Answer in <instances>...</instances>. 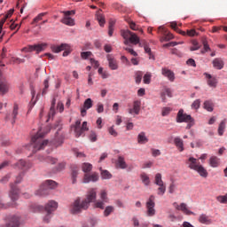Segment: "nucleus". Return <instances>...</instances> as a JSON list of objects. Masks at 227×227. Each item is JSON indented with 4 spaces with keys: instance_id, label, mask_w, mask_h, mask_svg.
<instances>
[{
    "instance_id": "1",
    "label": "nucleus",
    "mask_w": 227,
    "mask_h": 227,
    "mask_svg": "<svg viewBox=\"0 0 227 227\" xmlns=\"http://www.w3.org/2000/svg\"><path fill=\"white\" fill-rule=\"evenodd\" d=\"M97 200V191L91 189L87 194V198L81 201V199H77L70 207L71 214H79L82 210H87L90 207V203Z\"/></svg>"
},
{
    "instance_id": "2",
    "label": "nucleus",
    "mask_w": 227,
    "mask_h": 227,
    "mask_svg": "<svg viewBox=\"0 0 227 227\" xmlns=\"http://www.w3.org/2000/svg\"><path fill=\"white\" fill-rule=\"evenodd\" d=\"M45 134L42 129H38L36 135L32 137L29 150H32L33 153H36L39 150H43L49 145V140H43Z\"/></svg>"
},
{
    "instance_id": "3",
    "label": "nucleus",
    "mask_w": 227,
    "mask_h": 227,
    "mask_svg": "<svg viewBox=\"0 0 227 227\" xmlns=\"http://www.w3.org/2000/svg\"><path fill=\"white\" fill-rule=\"evenodd\" d=\"M185 164L188 166L190 169H193V171H197L202 178H207L208 176V172L207 168L203 166L200 165V161L196 160L194 157H190L185 160Z\"/></svg>"
},
{
    "instance_id": "4",
    "label": "nucleus",
    "mask_w": 227,
    "mask_h": 227,
    "mask_svg": "<svg viewBox=\"0 0 227 227\" xmlns=\"http://www.w3.org/2000/svg\"><path fill=\"white\" fill-rule=\"evenodd\" d=\"M58 184L53 180H46L43 183L39 188L35 191L36 196H48L51 192V189H55Z\"/></svg>"
},
{
    "instance_id": "5",
    "label": "nucleus",
    "mask_w": 227,
    "mask_h": 227,
    "mask_svg": "<svg viewBox=\"0 0 227 227\" xmlns=\"http://www.w3.org/2000/svg\"><path fill=\"white\" fill-rule=\"evenodd\" d=\"M58 209V202L54 200H50L44 207V211L46 212V215L43 217V223H51V219L52 217V212Z\"/></svg>"
},
{
    "instance_id": "6",
    "label": "nucleus",
    "mask_w": 227,
    "mask_h": 227,
    "mask_svg": "<svg viewBox=\"0 0 227 227\" xmlns=\"http://www.w3.org/2000/svg\"><path fill=\"white\" fill-rule=\"evenodd\" d=\"M47 49V43H41L37 44H28L22 49V52H35V54H40Z\"/></svg>"
},
{
    "instance_id": "7",
    "label": "nucleus",
    "mask_w": 227,
    "mask_h": 227,
    "mask_svg": "<svg viewBox=\"0 0 227 227\" xmlns=\"http://www.w3.org/2000/svg\"><path fill=\"white\" fill-rule=\"evenodd\" d=\"M121 36L124 38V40H129L130 43H133V45H141L139 36L136 35V33H133L132 31L127 29V30H121Z\"/></svg>"
},
{
    "instance_id": "8",
    "label": "nucleus",
    "mask_w": 227,
    "mask_h": 227,
    "mask_svg": "<svg viewBox=\"0 0 227 227\" xmlns=\"http://www.w3.org/2000/svg\"><path fill=\"white\" fill-rule=\"evenodd\" d=\"M61 13L64 14V17L60 21L62 24H65L66 26H75V20L70 17L75 15V11H63Z\"/></svg>"
},
{
    "instance_id": "9",
    "label": "nucleus",
    "mask_w": 227,
    "mask_h": 227,
    "mask_svg": "<svg viewBox=\"0 0 227 227\" xmlns=\"http://www.w3.org/2000/svg\"><path fill=\"white\" fill-rule=\"evenodd\" d=\"M147 208L146 215L148 217H153L155 215V196L151 195L145 204Z\"/></svg>"
},
{
    "instance_id": "10",
    "label": "nucleus",
    "mask_w": 227,
    "mask_h": 227,
    "mask_svg": "<svg viewBox=\"0 0 227 227\" xmlns=\"http://www.w3.org/2000/svg\"><path fill=\"white\" fill-rule=\"evenodd\" d=\"M100 200H97L95 202L94 207L96 208H100L101 210H104V208H105L104 205L106 203H108V201H109V198H107V192L106 190H101Z\"/></svg>"
},
{
    "instance_id": "11",
    "label": "nucleus",
    "mask_w": 227,
    "mask_h": 227,
    "mask_svg": "<svg viewBox=\"0 0 227 227\" xmlns=\"http://www.w3.org/2000/svg\"><path fill=\"white\" fill-rule=\"evenodd\" d=\"M51 51H52V52H55L57 54L61 52V51H64V52H63L64 57L68 56V54H70V52H72V50L70 49V45H68L67 43H62L58 46H52Z\"/></svg>"
},
{
    "instance_id": "12",
    "label": "nucleus",
    "mask_w": 227,
    "mask_h": 227,
    "mask_svg": "<svg viewBox=\"0 0 227 227\" xmlns=\"http://www.w3.org/2000/svg\"><path fill=\"white\" fill-rule=\"evenodd\" d=\"M177 123H192V117L187 114H184V109H180L176 116Z\"/></svg>"
},
{
    "instance_id": "13",
    "label": "nucleus",
    "mask_w": 227,
    "mask_h": 227,
    "mask_svg": "<svg viewBox=\"0 0 227 227\" xmlns=\"http://www.w3.org/2000/svg\"><path fill=\"white\" fill-rule=\"evenodd\" d=\"M10 91V84L3 76V73L0 71V95L3 97Z\"/></svg>"
},
{
    "instance_id": "14",
    "label": "nucleus",
    "mask_w": 227,
    "mask_h": 227,
    "mask_svg": "<svg viewBox=\"0 0 227 227\" xmlns=\"http://www.w3.org/2000/svg\"><path fill=\"white\" fill-rule=\"evenodd\" d=\"M14 168L21 169V171H28V169H31V168H33V164L29 161L20 160L16 164H14Z\"/></svg>"
},
{
    "instance_id": "15",
    "label": "nucleus",
    "mask_w": 227,
    "mask_h": 227,
    "mask_svg": "<svg viewBox=\"0 0 227 227\" xmlns=\"http://www.w3.org/2000/svg\"><path fill=\"white\" fill-rule=\"evenodd\" d=\"M19 194H20V190H19L15 184H11L9 197L11 198L12 203H15V201L19 200Z\"/></svg>"
},
{
    "instance_id": "16",
    "label": "nucleus",
    "mask_w": 227,
    "mask_h": 227,
    "mask_svg": "<svg viewBox=\"0 0 227 227\" xmlns=\"http://www.w3.org/2000/svg\"><path fill=\"white\" fill-rule=\"evenodd\" d=\"M140 111H141V101L140 100H135L133 102V107L128 109V113L129 114H139Z\"/></svg>"
},
{
    "instance_id": "17",
    "label": "nucleus",
    "mask_w": 227,
    "mask_h": 227,
    "mask_svg": "<svg viewBox=\"0 0 227 227\" xmlns=\"http://www.w3.org/2000/svg\"><path fill=\"white\" fill-rule=\"evenodd\" d=\"M7 227H19L20 226V217L12 215L9 218V222L6 224Z\"/></svg>"
},
{
    "instance_id": "18",
    "label": "nucleus",
    "mask_w": 227,
    "mask_h": 227,
    "mask_svg": "<svg viewBox=\"0 0 227 227\" xmlns=\"http://www.w3.org/2000/svg\"><path fill=\"white\" fill-rule=\"evenodd\" d=\"M98 174L92 173V174H85L83 176V184H90V182H98Z\"/></svg>"
},
{
    "instance_id": "19",
    "label": "nucleus",
    "mask_w": 227,
    "mask_h": 227,
    "mask_svg": "<svg viewBox=\"0 0 227 227\" xmlns=\"http://www.w3.org/2000/svg\"><path fill=\"white\" fill-rule=\"evenodd\" d=\"M161 74L167 77L170 82H175V73L168 68L163 67L161 69Z\"/></svg>"
},
{
    "instance_id": "20",
    "label": "nucleus",
    "mask_w": 227,
    "mask_h": 227,
    "mask_svg": "<svg viewBox=\"0 0 227 227\" xmlns=\"http://www.w3.org/2000/svg\"><path fill=\"white\" fill-rule=\"evenodd\" d=\"M19 114V105L15 104L13 106V111L12 115L8 114L5 117L6 121L12 120V123L13 125V123H15V120L17 119V116Z\"/></svg>"
},
{
    "instance_id": "21",
    "label": "nucleus",
    "mask_w": 227,
    "mask_h": 227,
    "mask_svg": "<svg viewBox=\"0 0 227 227\" xmlns=\"http://www.w3.org/2000/svg\"><path fill=\"white\" fill-rule=\"evenodd\" d=\"M204 75L206 76V79L207 80L208 86H210V88H216L217 78L212 76L211 74H209L207 73H204Z\"/></svg>"
},
{
    "instance_id": "22",
    "label": "nucleus",
    "mask_w": 227,
    "mask_h": 227,
    "mask_svg": "<svg viewBox=\"0 0 227 227\" xmlns=\"http://www.w3.org/2000/svg\"><path fill=\"white\" fill-rule=\"evenodd\" d=\"M115 166L116 168H119V169H127L128 165L125 161V158L123 156H118Z\"/></svg>"
},
{
    "instance_id": "23",
    "label": "nucleus",
    "mask_w": 227,
    "mask_h": 227,
    "mask_svg": "<svg viewBox=\"0 0 227 227\" xmlns=\"http://www.w3.org/2000/svg\"><path fill=\"white\" fill-rule=\"evenodd\" d=\"M158 30L161 31V35H163V39L165 42H169V40H173V34L167 32L166 29H164V27H159Z\"/></svg>"
},
{
    "instance_id": "24",
    "label": "nucleus",
    "mask_w": 227,
    "mask_h": 227,
    "mask_svg": "<svg viewBox=\"0 0 227 227\" xmlns=\"http://www.w3.org/2000/svg\"><path fill=\"white\" fill-rule=\"evenodd\" d=\"M166 95L167 97L172 98L173 92L171 91V89L169 88H164L160 94V98L162 102H166Z\"/></svg>"
},
{
    "instance_id": "25",
    "label": "nucleus",
    "mask_w": 227,
    "mask_h": 227,
    "mask_svg": "<svg viewBox=\"0 0 227 227\" xmlns=\"http://www.w3.org/2000/svg\"><path fill=\"white\" fill-rule=\"evenodd\" d=\"M174 144L179 152H184V150H185V148H184V140H182V138L176 137L174 139Z\"/></svg>"
},
{
    "instance_id": "26",
    "label": "nucleus",
    "mask_w": 227,
    "mask_h": 227,
    "mask_svg": "<svg viewBox=\"0 0 227 227\" xmlns=\"http://www.w3.org/2000/svg\"><path fill=\"white\" fill-rule=\"evenodd\" d=\"M199 222L201 223V224H212V219L205 214L200 215Z\"/></svg>"
},
{
    "instance_id": "27",
    "label": "nucleus",
    "mask_w": 227,
    "mask_h": 227,
    "mask_svg": "<svg viewBox=\"0 0 227 227\" xmlns=\"http://www.w3.org/2000/svg\"><path fill=\"white\" fill-rule=\"evenodd\" d=\"M102 11H98L96 13V19L98 21V24L101 27H104V25L106 24V17H104V14H101Z\"/></svg>"
},
{
    "instance_id": "28",
    "label": "nucleus",
    "mask_w": 227,
    "mask_h": 227,
    "mask_svg": "<svg viewBox=\"0 0 227 227\" xmlns=\"http://www.w3.org/2000/svg\"><path fill=\"white\" fill-rule=\"evenodd\" d=\"M137 143L139 145H145V143H148V137H146V133L140 132L137 136Z\"/></svg>"
},
{
    "instance_id": "29",
    "label": "nucleus",
    "mask_w": 227,
    "mask_h": 227,
    "mask_svg": "<svg viewBox=\"0 0 227 227\" xmlns=\"http://www.w3.org/2000/svg\"><path fill=\"white\" fill-rule=\"evenodd\" d=\"M209 164H210L211 168H217V167H219V164H221V161H220L219 158H217V156H212L209 159Z\"/></svg>"
},
{
    "instance_id": "30",
    "label": "nucleus",
    "mask_w": 227,
    "mask_h": 227,
    "mask_svg": "<svg viewBox=\"0 0 227 227\" xmlns=\"http://www.w3.org/2000/svg\"><path fill=\"white\" fill-rule=\"evenodd\" d=\"M128 24H129L130 29H132V31H139L142 34L144 33L143 29H141V27H139V25L136 24V22L129 20V21H128Z\"/></svg>"
},
{
    "instance_id": "31",
    "label": "nucleus",
    "mask_w": 227,
    "mask_h": 227,
    "mask_svg": "<svg viewBox=\"0 0 227 227\" xmlns=\"http://www.w3.org/2000/svg\"><path fill=\"white\" fill-rule=\"evenodd\" d=\"M78 175H79V167L74 166L72 168V173H71L73 184H75V182H77L76 178Z\"/></svg>"
},
{
    "instance_id": "32",
    "label": "nucleus",
    "mask_w": 227,
    "mask_h": 227,
    "mask_svg": "<svg viewBox=\"0 0 227 227\" xmlns=\"http://www.w3.org/2000/svg\"><path fill=\"white\" fill-rule=\"evenodd\" d=\"M213 66L217 70H222V68H223L224 67V62H223V60L219 59H215V60H213Z\"/></svg>"
},
{
    "instance_id": "33",
    "label": "nucleus",
    "mask_w": 227,
    "mask_h": 227,
    "mask_svg": "<svg viewBox=\"0 0 227 227\" xmlns=\"http://www.w3.org/2000/svg\"><path fill=\"white\" fill-rule=\"evenodd\" d=\"M225 129H226V121L223 120L220 122L218 126V135L223 136L224 134Z\"/></svg>"
},
{
    "instance_id": "34",
    "label": "nucleus",
    "mask_w": 227,
    "mask_h": 227,
    "mask_svg": "<svg viewBox=\"0 0 227 227\" xmlns=\"http://www.w3.org/2000/svg\"><path fill=\"white\" fill-rule=\"evenodd\" d=\"M109 68L111 70H118V62L114 59H108Z\"/></svg>"
},
{
    "instance_id": "35",
    "label": "nucleus",
    "mask_w": 227,
    "mask_h": 227,
    "mask_svg": "<svg viewBox=\"0 0 227 227\" xmlns=\"http://www.w3.org/2000/svg\"><path fill=\"white\" fill-rule=\"evenodd\" d=\"M82 169L83 173H90L93 169V165L91 163L84 162L82 164Z\"/></svg>"
},
{
    "instance_id": "36",
    "label": "nucleus",
    "mask_w": 227,
    "mask_h": 227,
    "mask_svg": "<svg viewBox=\"0 0 227 227\" xmlns=\"http://www.w3.org/2000/svg\"><path fill=\"white\" fill-rule=\"evenodd\" d=\"M154 184L156 185H164V181H162V175L160 173L155 175Z\"/></svg>"
},
{
    "instance_id": "37",
    "label": "nucleus",
    "mask_w": 227,
    "mask_h": 227,
    "mask_svg": "<svg viewBox=\"0 0 227 227\" xmlns=\"http://www.w3.org/2000/svg\"><path fill=\"white\" fill-rule=\"evenodd\" d=\"M204 108H206V110L209 113H212L214 111V104L210 100L205 101Z\"/></svg>"
},
{
    "instance_id": "38",
    "label": "nucleus",
    "mask_w": 227,
    "mask_h": 227,
    "mask_svg": "<svg viewBox=\"0 0 227 227\" xmlns=\"http://www.w3.org/2000/svg\"><path fill=\"white\" fill-rule=\"evenodd\" d=\"M140 178L144 184L150 185V177L148 176V175H146V173H142L140 175Z\"/></svg>"
},
{
    "instance_id": "39",
    "label": "nucleus",
    "mask_w": 227,
    "mask_h": 227,
    "mask_svg": "<svg viewBox=\"0 0 227 227\" xmlns=\"http://www.w3.org/2000/svg\"><path fill=\"white\" fill-rule=\"evenodd\" d=\"M179 210H181L182 212H184V214H186L187 215H191V214H192V212L187 209V204L185 203H181V205L179 206Z\"/></svg>"
},
{
    "instance_id": "40",
    "label": "nucleus",
    "mask_w": 227,
    "mask_h": 227,
    "mask_svg": "<svg viewBox=\"0 0 227 227\" xmlns=\"http://www.w3.org/2000/svg\"><path fill=\"white\" fill-rule=\"evenodd\" d=\"M114 212V207L113 206H107L104 210V215L105 217H109L110 214H113Z\"/></svg>"
},
{
    "instance_id": "41",
    "label": "nucleus",
    "mask_w": 227,
    "mask_h": 227,
    "mask_svg": "<svg viewBox=\"0 0 227 227\" xmlns=\"http://www.w3.org/2000/svg\"><path fill=\"white\" fill-rule=\"evenodd\" d=\"M45 15H47V12L39 13L35 18H34L32 24H36V23L40 22V20H42L43 19V17H45Z\"/></svg>"
},
{
    "instance_id": "42",
    "label": "nucleus",
    "mask_w": 227,
    "mask_h": 227,
    "mask_svg": "<svg viewBox=\"0 0 227 227\" xmlns=\"http://www.w3.org/2000/svg\"><path fill=\"white\" fill-rule=\"evenodd\" d=\"M216 200L218 203H222V205L227 204V193L225 195H220L216 197Z\"/></svg>"
},
{
    "instance_id": "43",
    "label": "nucleus",
    "mask_w": 227,
    "mask_h": 227,
    "mask_svg": "<svg viewBox=\"0 0 227 227\" xmlns=\"http://www.w3.org/2000/svg\"><path fill=\"white\" fill-rule=\"evenodd\" d=\"M83 107L85 109H91L93 107V100L91 98H87L83 103Z\"/></svg>"
},
{
    "instance_id": "44",
    "label": "nucleus",
    "mask_w": 227,
    "mask_h": 227,
    "mask_svg": "<svg viewBox=\"0 0 227 227\" xmlns=\"http://www.w3.org/2000/svg\"><path fill=\"white\" fill-rule=\"evenodd\" d=\"M101 176L105 180H109L110 178H113V175H111V173H109V171L107 170H101Z\"/></svg>"
},
{
    "instance_id": "45",
    "label": "nucleus",
    "mask_w": 227,
    "mask_h": 227,
    "mask_svg": "<svg viewBox=\"0 0 227 227\" xmlns=\"http://www.w3.org/2000/svg\"><path fill=\"white\" fill-rule=\"evenodd\" d=\"M142 79H143V72L137 71L135 74V81L137 84L141 83Z\"/></svg>"
},
{
    "instance_id": "46",
    "label": "nucleus",
    "mask_w": 227,
    "mask_h": 227,
    "mask_svg": "<svg viewBox=\"0 0 227 227\" xmlns=\"http://www.w3.org/2000/svg\"><path fill=\"white\" fill-rule=\"evenodd\" d=\"M6 18L5 16L0 20V40H3V36L4 34H3V26H4V22H6Z\"/></svg>"
},
{
    "instance_id": "47",
    "label": "nucleus",
    "mask_w": 227,
    "mask_h": 227,
    "mask_svg": "<svg viewBox=\"0 0 227 227\" xmlns=\"http://www.w3.org/2000/svg\"><path fill=\"white\" fill-rule=\"evenodd\" d=\"M166 192V185L165 184H160L158 188V195L159 196H164Z\"/></svg>"
},
{
    "instance_id": "48",
    "label": "nucleus",
    "mask_w": 227,
    "mask_h": 227,
    "mask_svg": "<svg viewBox=\"0 0 227 227\" xmlns=\"http://www.w3.org/2000/svg\"><path fill=\"white\" fill-rule=\"evenodd\" d=\"M144 51L146 52V54H149L150 58H153V55L152 54V49L150 46H148V43H144Z\"/></svg>"
},
{
    "instance_id": "49",
    "label": "nucleus",
    "mask_w": 227,
    "mask_h": 227,
    "mask_svg": "<svg viewBox=\"0 0 227 227\" xmlns=\"http://www.w3.org/2000/svg\"><path fill=\"white\" fill-rule=\"evenodd\" d=\"M151 81H152V74L150 73H146L144 75V83L150 84Z\"/></svg>"
},
{
    "instance_id": "50",
    "label": "nucleus",
    "mask_w": 227,
    "mask_h": 227,
    "mask_svg": "<svg viewBox=\"0 0 227 227\" xmlns=\"http://www.w3.org/2000/svg\"><path fill=\"white\" fill-rule=\"evenodd\" d=\"M192 44L193 46L190 48V51H198V49H200V43H198V41L192 40Z\"/></svg>"
},
{
    "instance_id": "51",
    "label": "nucleus",
    "mask_w": 227,
    "mask_h": 227,
    "mask_svg": "<svg viewBox=\"0 0 227 227\" xmlns=\"http://www.w3.org/2000/svg\"><path fill=\"white\" fill-rule=\"evenodd\" d=\"M108 132L110 136H113L114 137H116L118 136V132L116 129H114V126H112L108 128Z\"/></svg>"
},
{
    "instance_id": "52",
    "label": "nucleus",
    "mask_w": 227,
    "mask_h": 227,
    "mask_svg": "<svg viewBox=\"0 0 227 227\" xmlns=\"http://www.w3.org/2000/svg\"><path fill=\"white\" fill-rule=\"evenodd\" d=\"M200 106H201V101L200 99H196L192 104V109H200Z\"/></svg>"
},
{
    "instance_id": "53",
    "label": "nucleus",
    "mask_w": 227,
    "mask_h": 227,
    "mask_svg": "<svg viewBox=\"0 0 227 227\" xmlns=\"http://www.w3.org/2000/svg\"><path fill=\"white\" fill-rule=\"evenodd\" d=\"M44 88L43 90L42 95H46L47 94V90H49V80H44L43 82Z\"/></svg>"
},
{
    "instance_id": "54",
    "label": "nucleus",
    "mask_w": 227,
    "mask_h": 227,
    "mask_svg": "<svg viewBox=\"0 0 227 227\" xmlns=\"http://www.w3.org/2000/svg\"><path fill=\"white\" fill-rule=\"evenodd\" d=\"M171 113V108L170 107H163L161 111L162 116H168Z\"/></svg>"
},
{
    "instance_id": "55",
    "label": "nucleus",
    "mask_w": 227,
    "mask_h": 227,
    "mask_svg": "<svg viewBox=\"0 0 227 227\" xmlns=\"http://www.w3.org/2000/svg\"><path fill=\"white\" fill-rule=\"evenodd\" d=\"M57 111L59 113H63L65 111V105H63V102L59 101L57 105Z\"/></svg>"
},
{
    "instance_id": "56",
    "label": "nucleus",
    "mask_w": 227,
    "mask_h": 227,
    "mask_svg": "<svg viewBox=\"0 0 227 227\" xmlns=\"http://www.w3.org/2000/svg\"><path fill=\"white\" fill-rule=\"evenodd\" d=\"M97 113H98L99 114L101 113H104V104L98 103V105H97Z\"/></svg>"
},
{
    "instance_id": "57",
    "label": "nucleus",
    "mask_w": 227,
    "mask_h": 227,
    "mask_svg": "<svg viewBox=\"0 0 227 227\" xmlns=\"http://www.w3.org/2000/svg\"><path fill=\"white\" fill-rule=\"evenodd\" d=\"M89 137L92 143H95V141H97V133H95V131H91Z\"/></svg>"
},
{
    "instance_id": "58",
    "label": "nucleus",
    "mask_w": 227,
    "mask_h": 227,
    "mask_svg": "<svg viewBox=\"0 0 227 227\" xmlns=\"http://www.w3.org/2000/svg\"><path fill=\"white\" fill-rule=\"evenodd\" d=\"M56 106V99L53 98L52 102H51V106L50 108V114H51V116H54V106Z\"/></svg>"
},
{
    "instance_id": "59",
    "label": "nucleus",
    "mask_w": 227,
    "mask_h": 227,
    "mask_svg": "<svg viewBox=\"0 0 227 227\" xmlns=\"http://www.w3.org/2000/svg\"><path fill=\"white\" fill-rule=\"evenodd\" d=\"M90 64L94 67V68H98L100 67V64L98 60H95V59H90Z\"/></svg>"
},
{
    "instance_id": "60",
    "label": "nucleus",
    "mask_w": 227,
    "mask_h": 227,
    "mask_svg": "<svg viewBox=\"0 0 227 227\" xmlns=\"http://www.w3.org/2000/svg\"><path fill=\"white\" fill-rule=\"evenodd\" d=\"M76 137H81V135L84 132L81 128H74Z\"/></svg>"
},
{
    "instance_id": "61",
    "label": "nucleus",
    "mask_w": 227,
    "mask_h": 227,
    "mask_svg": "<svg viewBox=\"0 0 227 227\" xmlns=\"http://www.w3.org/2000/svg\"><path fill=\"white\" fill-rule=\"evenodd\" d=\"M23 177H24V172L20 173L19 176L16 177L15 184H20V182H22Z\"/></svg>"
},
{
    "instance_id": "62",
    "label": "nucleus",
    "mask_w": 227,
    "mask_h": 227,
    "mask_svg": "<svg viewBox=\"0 0 227 227\" xmlns=\"http://www.w3.org/2000/svg\"><path fill=\"white\" fill-rule=\"evenodd\" d=\"M186 34L187 36H196V35H198L195 29L187 30Z\"/></svg>"
},
{
    "instance_id": "63",
    "label": "nucleus",
    "mask_w": 227,
    "mask_h": 227,
    "mask_svg": "<svg viewBox=\"0 0 227 227\" xmlns=\"http://www.w3.org/2000/svg\"><path fill=\"white\" fill-rule=\"evenodd\" d=\"M153 157H159L160 155V150L159 149H152Z\"/></svg>"
},
{
    "instance_id": "64",
    "label": "nucleus",
    "mask_w": 227,
    "mask_h": 227,
    "mask_svg": "<svg viewBox=\"0 0 227 227\" xmlns=\"http://www.w3.org/2000/svg\"><path fill=\"white\" fill-rule=\"evenodd\" d=\"M204 45V51L202 52H210V46H208V43H207V41L203 42Z\"/></svg>"
}]
</instances>
